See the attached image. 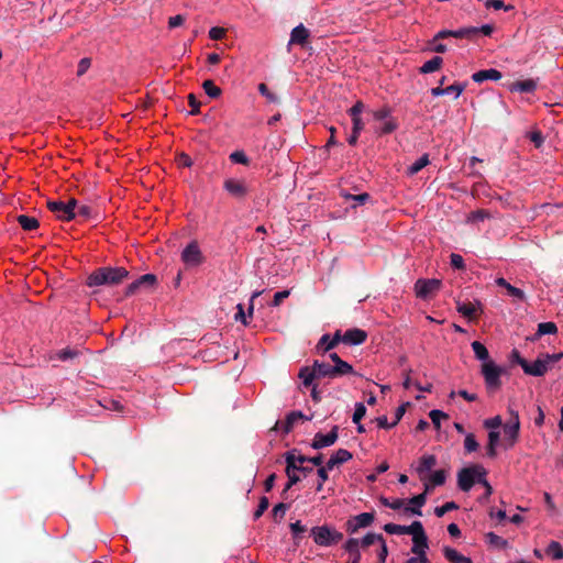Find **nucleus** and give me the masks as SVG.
<instances>
[{
    "instance_id": "obj_47",
    "label": "nucleus",
    "mask_w": 563,
    "mask_h": 563,
    "mask_svg": "<svg viewBox=\"0 0 563 563\" xmlns=\"http://www.w3.org/2000/svg\"><path fill=\"white\" fill-rule=\"evenodd\" d=\"M289 528L294 539H299L300 536L307 530L306 526L302 525L300 520L291 522Z\"/></svg>"
},
{
    "instance_id": "obj_20",
    "label": "nucleus",
    "mask_w": 563,
    "mask_h": 563,
    "mask_svg": "<svg viewBox=\"0 0 563 563\" xmlns=\"http://www.w3.org/2000/svg\"><path fill=\"white\" fill-rule=\"evenodd\" d=\"M501 77V73L495 68L483 69L472 75V79L477 84L484 82L486 80L497 81Z\"/></svg>"
},
{
    "instance_id": "obj_3",
    "label": "nucleus",
    "mask_w": 563,
    "mask_h": 563,
    "mask_svg": "<svg viewBox=\"0 0 563 563\" xmlns=\"http://www.w3.org/2000/svg\"><path fill=\"white\" fill-rule=\"evenodd\" d=\"M313 542L319 547H332L343 539V534L330 526H317L310 530Z\"/></svg>"
},
{
    "instance_id": "obj_55",
    "label": "nucleus",
    "mask_w": 563,
    "mask_h": 563,
    "mask_svg": "<svg viewBox=\"0 0 563 563\" xmlns=\"http://www.w3.org/2000/svg\"><path fill=\"white\" fill-rule=\"evenodd\" d=\"M485 7L488 9V8H494L495 10H501L504 9L505 11H508L510 9H512L511 5H505V3L503 2V0H486L485 1Z\"/></svg>"
},
{
    "instance_id": "obj_34",
    "label": "nucleus",
    "mask_w": 563,
    "mask_h": 563,
    "mask_svg": "<svg viewBox=\"0 0 563 563\" xmlns=\"http://www.w3.org/2000/svg\"><path fill=\"white\" fill-rule=\"evenodd\" d=\"M300 470H306L303 466L294 465L292 461H288V465H286V474L288 479H290V485H295L300 481L298 473Z\"/></svg>"
},
{
    "instance_id": "obj_52",
    "label": "nucleus",
    "mask_w": 563,
    "mask_h": 563,
    "mask_svg": "<svg viewBox=\"0 0 563 563\" xmlns=\"http://www.w3.org/2000/svg\"><path fill=\"white\" fill-rule=\"evenodd\" d=\"M373 118L374 120L376 121H385V120H388V119H393L390 117V109L387 108V107H383L380 109H377L373 112Z\"/></svg>"
},
{
    "instance_id": "obj_62",
    "label": "nucleus",
    "mask_w": 563,
    "mask_h": 563,
    "mask_svg": "<svg viewBox=\"0 0 563 563\" xmlns=\"http://www.w3.org/2000/svg\"><path fill=\"white\" fill-rule=\"evenodd\" d=\"M225 34V30L220 26H213L209 30V36L211 40L218 41L221 40Z\"/></svg>"
},
{
    "instance_id": "obj_21",
    "label": "nucleus",
    "mask_w": 563,
    "mask_h": 563,
    "mask_svg": "<svg viewBox=\"0 0 563 563\" xmlns=\"http://www.w3.org/2000/svg\"><path fill=\"white\" fill-rule=\"evenodd\" d=\"M445 472L442 470L428 474L427 481H422L424 483V490L429 492L431 488L435 486L443 485L445 483Z\"/></svg>"
},
{
    "instance_id": "obj_23",
    "label": "nucleus",
    "mask_w": 563,
    "mask_h": 563,
    "mask_svg": "<svg viewBox=\"0 0 563 563\" xmlns=\"http://www.w3.org/2000/svg\"><path fill=\"white\" fill-rule=\"evenodd\" d=\"M500 440L499 430H488V442L486 446V454L490 459H495L497 455V446Z\"/></svg>"
},
{
    "instance_id": "obj_59",
    "label": "nucleus",
    "mask_w": 563,
    "mask_h": 563,
    "mask_svg": "<svg viewBox=\"0 0 563 563\" xmlns=\"http://www.w3.org/2000/svg\"><path fill=\"white\" fill-rule=\"evenodd\" d=\"M506 290L509 296H511L520 301H523L526 299L525 292L521 289H519L512 285H509Z\"/></svg>"
},
{
    "instance_id": "obj_48",
    "label": "nucleus",
    "mask_w": 563,
    "mask_h": 563,
    "mask_svg": "<svg viewBox=\"0 0 563 563\" xmlns=\"http://www.w3.org/2000/svg\"><path fill=\"white\" fill-rule=\"evenodd\" d=\"M457 509V505L454 501H448L442 506L435 507L434 514L437 517H443L448 511Z\"/></svg>"
},
{
    "instance_id": "obj_18",
    "label": "nucleus",
    "mask_w": 563,
    "mask_h": 563,
    "mask_svg": "<svg viewBox=\"0 0 563 563\" xmlns=\"http://www.w3.org/2000/svg\"><path fill=\"white\" fill-rule=\"evenodd\" d=\"M435 464L437 459L434 455H423L416 467V472L419 475V478L421 481H427V475L431 472Z\"/></svg>"
},
{
    "instance_id": "obj_43",
    "label": "nucleus",
    "mask_w": 563,
    "mask_h": 563,
    "mask_svg": "<svg viewBox=\"0 0 563 563\" xmlns=\"http://www.w3.org/2000/svg\"><path fill=\"white\" fill-rule=\"evenodd\" d=\"M285 461L286 465H288V461H292L294 465L301 466L305 462H308V457L301 454H297L295 451H288L285 454Z\"/></svg>"
},
{
    "instance_id": "obj_7",
    "label": "nucleus",
    "mask_w": 563,
    "mask_h": 563,
    "mask_svg": "<svg viewBox=\"0 0 563 563\" xmlns=\"http://www.w3.org/2000/svg\"><path fill=\"white\" fill-rule=\"evenodd\" d=\"M47 208L55 217L63 221H70L76 217V200L70 199L68 202L60 200H48Z\"/></svg>"
},
{
    "instance_id": "obj_61",
    "label": "nucleus",
    "mask_w": 563,
    "mask_h": 563,
    "mask_svg": "<svg viewBox=\"0 0 563 563\" xmlns=\"http://www.w3.org/2000/svg\"><path fill=\"white\" fill-rule=\"evenodd\" d=\"M268 505H269L268 499L266 497H262L260 500V504L257 506V509L254 512V518L258 519L264 514V511L268 508Z\"/></svg>"
},
{
    "instance_id": "obj_27",
    "label": "nucleus",
    "mask_w": 563,
    "mask_h": 563,
    "mask_svg": "<svg viewBox=\"0 0 563 563\" xmlns=\"http://www.w3.org/2000/svg\"><path fill=\"white\" fill-rule=\"evenodd\" d=\"M309 37V31L302 24L297 25L290 33L289 44L302 45Z\"/></svg>"
},
{
    "instance_id": "obj_28",
    "label": "nucleus",
    "mask_w": 563,
    "mask_h": 563,
    "mask_svg": "<svg viewBox=\"0 0 563 563\" xmlns=\"http://www.w3.org/2000/svg\"><path fill=\"white\" fill-rule=\"evenodd\" d=\"M312 368L317 377H336L333 372V366L329 363L314 361Z\"/></svg>"
},
{
    "instance_id": "obj_51",
    "label": "nucleus",
    "mask_w": 563,
    "mask_h": 563,
    "mask_svg": "<svg viewBox=\"0 0 563 563\" xmlns=\"http://www.w3.org/2000/svg\"><path fill=\"white\" fill-rule=\"evenodd\" d=\"M365 415H366V407L364 406V404L357 402L355 405V410H354V413L352 417V421L354 423H360Z\"/></svg>"
},
{
    "instance_id": "obj_8",
    "label": "nucleus",
    "mask_w": 563,
    "mask_h": 563,
    "mask_svg": "<svg viewBox=\"0 0 563 563\" xmlns=\"http://www.w3.org/2000/svg\"><path fill=\"white\" fill-rule=\"evenodd\" d=\"M181 261L188 267L199 266L203 262L202 253L197 242H190L181 252Z\"/></svg>"
},
{
    "instance_id": "obj_19",
    "label": "nucleus",
    "mask_w": 563,
    "mask_h": 563,
    "mask_svg": "<svg viewBox=\"0 0 563 563\" xmlns=\"http://www.w3.org/2000/svg\"><path fill=\"white\" fill-rule=\"evenodd\" d=\"M330 358L334 363V365H332V366H333L334 375L336 377L343 376V375H349V374H355L352 365L349 364L347 362L341 360L336 353H330Z\"/></svg>"
},
{
    "instance_id": "obj_14",
    "label": "nucleus",
    "mask_w": 563,
    "mask_h": 563,
    "mask_svg": "<svg viewBox=\"0 0 563 563\" xmlns=\"http://www.w3.org/2000/svg\"><path fill=\"white\" fill-rule=\"evenodd\" d=\"M367 333L361 329H350L341 336L340 341L349 345H360L365 342Z\"/></svg>"
},
{
    "instance_id": "obj_17",
    "label": "nucleus",
    "mask_w": 563,
    "mask_h": 563,
    "mask_svg": "<svg viewBox=\"0 0 563 563\" xmlns=\"http://www.w3.org/2000/svg\"><path fill=\"white\" fill-rule=\"evenodd\" d=\"M224 189L236 198L244 197L247 192V187L244 180L229 178L224 181Z\"/></svg>"
},
{
    "instance_id": "obj_41",
    "label": "nucleus",
    "mask_w": 563,
    "mask_h": 563,
    "mask_svg": "<svg viewBox=\"0 0 563 563\" xmlns=\"http://www.w3.org/2000/svg\"><path fill=\"white\" fill-rule=\"evenodd\" d=\"M316 377L313 368L303 367L299 372V378L306 387L310 386Z\"/></svg>"
},
{
    "instance_id": "obj_2",
    "label": "nucleus",
    "mask_w": 563,
    "mask_h": 563,
    "mask_svg": "<svg viewBox=\"0 0 563 563\" xmlns=\"http://www.w3.org/2000/svg\"><path fill=\"white\" fill-rule=\"evenodd\" d=\"M123 267H102L89 275L87 284L90 287L102 285H118L128 277Z\"/></svg>"
},
{
    "instance_id": "obj_42",
    "label": "nucleus",
    "mask_w": 563,
    "mask_h": 563,
    "mask_svg": "<svg viewBox=\"0 0 563 563\" xmlns=\"http://www.w3.org/2000/svg\"><path fill=\"white\" fill-rule=\"evenodd\" d=\"M202 88L210 98H218L221 95V89L210 79L203 81Z\"/></svg>"
},
{
    "instance_id": "obj_11",
    "label": "nucleus",
    "mask_w": 563,
    "mask_h": 563,
    "mask_svg": "<svg viewBox=\"0 0 563 563\" xmlns=\"http://www.w3.org/2000/svg\"><path fill=\"white\" fill-rule=\"evenodd\" d=\"M423 528L420 521H413L409 526H401L396 523H386L384 530L389 534H417Z\"/></svg>"
},
{
    "instance_id": "obj_1",
    "label": "nucleus",
    "mask_w": 563,
    "mask_h": 563,
    "mask_svg": "<svg viewBox=\"0 0 563 563\" xmlns=\"http://www.w3.org/2000/svg\"><path fill=\"white\" fill-rule=\"evenodd\" d=\"M475 483L486 487L487 494L492 493V487L486 481V471L481 465H473L462 468L457 473V486L463 492H470Z\"/></svg>"
},
{
    "instance_id": "obj_64",
    "label": "nucleus",
    "mask_w": 563,
    "mask_h": 563,
    "mask_svg": "<svg viewBox=\"0 0 563 563\" xmlns=\"http://www.w3.org/2000/svg\"><path fill=\"white\" fill-rule=\"evenodd\" d=\"M379 551L377 553L379 563H385L387 555H388V549L385 540H382L379 543Z\"/></svg>"
},
{
    "instance_id": "obj_5",
    "label": "nucleus",
    "mask_w": 563,
    "mask_h": 563,
    "mask_svg": "<svg viewBox=\"0 0 563 563\" xmlns=\"http://www.w3.org/2000/svg\"><path fill=\"white\" fill-rule=\"evenodd\" d=\"M559 358H560V355L547 354L544 357H539L531 363L527 362L523 358H520L518 361V363L526 374L539 377V376L544 375L548 372L550 363H552Z\"/></svg>"
},
{
    "instance_id": "obj_29",
    "label": "nucleus",
    "mask_w": 563,
    "mask_h": 563,
    "mask_svg": "<svg viewBox=\"0 0 563 563\" xmlns=\"http://www.w3.org/2000/svg\"><path fill=\"white\" fill-rule=\"evenodd\" d=\"M340 342V332H336L333 338L329 334H323L318 343V347L323 352L333 349Z\"/></svg>"
},
{
    "instance_id": "obj_63",
    "label": "nucleus",
    "mask_w": 563,
    "mask_h": 563,
    "mask_svg": "<svg viewBox=\"0 0 563 563\" xmlns=\"http://www.w3.org/2000/svg\"><path fill=\"white\" fill-rule=\"evenodd\" d=\"M290 295V290H282V291H277L275 295H274V298H273V301H272V306L274 307H277L280 305L282 300L288 298Z\"/></svg>"
},
{
    "instance_id": "obj_53",
    "label": "nucleus",
    "mask_w": 563,
    "mask_h": 563,
    "mask_svg": "<svg viewBox=\"0 0 563 563\" xmlns=\"http://www.w3.org/2000/svg\"><path fill=\"white\" fill-rule=\"evenodd\" d=\"M358 547H360V540L354 539V538L349 539L344 545L345 550L349 553L354 554L355 558L357 556V554H360Z\"/></svg>"
},
{
    "instance_id": "obj_15",
    "label": "nucleus",
    "mask_w": 563,
    "mask_h": 563,
    "mask_svg": "<svg viewBox=\"0 0 563 563\" xmlns=\"http://www.w3.org/2000/svg\"><path fill=\"white\" fill-rule=\"evenodd\" d=\"M412 543L411 553L418 556L427 555L429 543L423 528L412 537Z\"/></svg>"
},
{
    "instance_id": "obj_44",
    "label": "nucleus",
    "mask_w": 563,
    "mask_h": 563,
    "mask_svg": "<svg viewBox=\"0 0 563 563\" xmlns=\"http://www.w3.org/2000/svg\"><path fill=\"white\" fill-rule=\"evenodd\" d=\"M382 540H384L382 534L368 532L362 538V540H360V544L363 547H369L374 543H379Z\"/></svg>"
},
{
    "instance_id": "obj_57",
    "label": "nucleus",
    "mask_w": 563,
    "mask_h": 563,
    "mask_svg": "<svg viewBox=\"0 0 563 563\" xmlns=\"http://www.w3.org/2000/svg\"><path fill=\"white\" fill-rule=\"evenodd\" d=\"M258 91L262 96H264L268 101L271 102H277L278 101V98L276 95L272 93L267 86L265 84H260L258 85Z\"/></svg>"
},
{
    "instance_id": "obj_6",
    "label": "nucleus",
    "mask_w": 563,
    "mask_h": 563,
    "mask_svg": "<svg viewBox=\"0 0 563 563\" xmlns=\"http://www.w3.org/2000/svg\"><path fill=\"white\" fill-rule=\"evenodd\" d=\"M510 419L503 424L505 448L510 449L519 438L520 420L517 411L509 409Z\"/></svg>"
},
{
    "instance_id": "obj_49",
    "label": "nucleus",
    "mask_w": 563,
    "mask_h": 563,
    "mask_svg": "<svg viewBox=\"0 0 563 563\" xmlns=\"http://www.w3.org/2000/svg\"><path fill=\"white\" fill-rule=\"evenodd\" d=\"M484 427L487 430H498L500 427H503V420L500 416H495L493 418L486 419L484 421Z\"/></svg>"
},
{
    "instance_id": "obj_54",
    "label": "nucleus",
    "mask_w": 563,
    "mask_h": 563,
    "mask_svg": "<svg viewBox=\"0 0 563 563\" xmlns=\"http://www.w3.org/2000/svg\"><path fill=\"white\" fill-rule=\"evenodd\" d=\"M230 159L235 164L246 165L249 163V158L243 151H235L231 153Z\"/></svg>"
},
{
    "instance_id": "obj_39",
    "label": "nucleus",
    "mask_w": 563,
    "mask_h": 563,
    "mask_svg": "<svg viewBox=\"0 0 563 563\" xmlns=\"http://www.w3.org/2000/svg\"><path fill=\"white\" fill-rule=\"evenodd\" d=\"M486 541L497 548L506 549L508 548V541L506 539H503L501 537L497 536L494 532L486 533Z\"/></svg>"
},
{
    "instance_id": "obj_24",
    "label": "nucleus",
    "mask_w": 563,
    "mask_h": 563,
    "mask_svg": "<svg viewBox=\"0 0 563 563\" xmlns=\"http://www.w3.org/2000/svg\"><path fill=\"white\" fill-rule=\"evenodd\" d=\"M537 89V81L533 79H526L512 82L509 86L510 91L529 93Z\"/></svg>"
},
{
    "instance_id": "obj_33",
    "label": "nucleus",
    "mask_w": 563,
    "mask_h": 563,
    "mask_svg": "<svg viewBox=\"0 0 563 563\" xmlns=\"http://www.w3.org/2000/svg\"><path fill=\"white\" fill-rule=\"evenodd\" d=\"M558 327L554 322H541L538 324V331L532 340H536L545 334H555Z\"/></svg>"
},
{
    "instance_id": "obj_9",
    "label": "nucleus",
    "mask_w": 563,
    "mask_h": 563,
    "mask_svg": "<svg viewBox=\"0 0 563 563\" xmlns=\"http://www.w3.org/2000/svg\"><path fill=\"white\" fill-rule=\"evenodd\" d=\"M441 287V280L431 278V279H418L415 283V292L418 298L427 299L430 295L438 291Z\"/></svg>"
},
{
    "instance_id": "obj_50",
    "label": "nucleus",
    "mask_w": 563,
    "mask_h": 563,
    "mask_svg": "<svg viewBox=\"0 0 563 563\" xmlns=\"http://www.w3.org/2000/svg\"><path fill=\"white\" fill-rule=\"evenodd\" d=\"M464 448L468 453L475 452L478 449V443L474 434L468 433L464 440Z\"/></svg>"
},
{
    "instance_id": "obj_38",
    "label": "nucleus",
    "mask_w": 563,
    "mask_h": 563,
    "mask_svg": "<svg viewBox=\"0 0 563 563\" xmlns=\"http://www.w3.org/2000/svg\"><path fill=\"white\" fill-rule=\"evenodd\" d=\"M380 503L385 507H388L390 509H394V510L402 509L405 511V504H406L405 499H401V498L388 499L386 497H382Z\"/></svg>"
},
{
    "instance_id": "obj_25",
    "label": "nucleus",
    "mask_w": 563,
    "mask_h": 563,
    "mask_svg": "<svg viewBox=\"0 0 563 563\" xmlns=\"http://www.w3.org/2000/svg\"><path fill=\"white\" fill-rule=\"evenodd\" d=\"M442 552L444 558L451 563H472V560L470 558L464 556L463 554H461L451 547H443Z\"/></svg>"
},
{
    "instance_id": "obj_36",
    "label": "nucleus",
    "mask_w": 563,
    "mask_h": 563,
    "mask_svg": "<svg viewBox=\"0 0 563 563\" xmlns=\"http://www.w3.org/2000/svg\"><path fill=\"white\" fill-rule=\"evenodd\" d=\"M547 554L553 560L563 559V548L558 541H551L545 550Z\"/></svg>"
},
{
    "instance_id": "obj_31",
    "label": "nucleus",
    "mask_w": 563,
    "mask_h": 563,
    "mask_svg": "<svg viewBox=\"0 0 563 563\" xmlns=\"http://www.w3.org/2000/svg\"><path fill=\"white\" fill-rule=\"evenodd\" d=\"M472 350L474 352V355L477 360L482 361L483 363L490 362L489 360V353L488 350L484 344H482L479 341L472 342Z\"/></svg>"
},
{
    "instance_id": "obj_16",
    "label": "nucleus",
    "mask_w": 563,
    "mask_h": 563,
    "mask_svg": "<svg viewBox=\"0 0 563 563\" xmlns=\"http://www.w3.org/2000/svg\"><path fill=\"white\" fill-rule=\"evenodd\" d=\"M477 33V27L476 26H470V27H461V29H457V30H454V31H450V30H442L440 32H438L433 38V41H438L440 38H445L448 36H453V37H457V38H461V37H468L473 34H476Z\"/></svg>"
},
{
    "instance_id": "obj_30",
    "label": "nucleus",
    "mask_w": 563,
    "mask_h": 563,
    "mask_svg": "<svg viewBox=\"0 0 563 563\" xmlns=\"http://www.w3.org/2000/svg\"><path fill=\"white\" fill-rule=\"evenodd\" d=\"M16 221L21 225V228L25 231H33L38 228L40 223L38 220L34 217H30L26 214H20L16 218Z\"/></svg>"
},
{
    "instance_id": "obj_4",
    "label": "nucleus",
    "mask_w": 563,
    "mask_h": 563,
    "mask_svg": "<svg viewBox=\"0 0 563 563\" xmlns=\"http://www.w3.org/2000/svg\"><path fill=\"white\" fill-rule=\"evenodd\" d=\"M481 373L484 377L486 388L490 391H495L501 386V376L506 373V368L490 361L482 363Z\"/></svg>"
},
{
    "instance_id": "obj_60",
    "label": "nucleus",
    "mask_w": 563,
    "mask_h": 563,
    "mask_svg": "<svg viewBox=\"0 0 563 563\" xmlns=\"http://www.w3.org/2000/svg\"><path fill=\"white\" fill-rule=\"evenodd\" d=\"M452 267L463 269L465 267L464 260L460 254L452 253L450 256Z\"/></svg>"
},
{
    "instance_id": "obj_32",
    "label": "nucleus",
    "mask_w": 563,
    "mask_h": 563,
    "mask_svg": "<svg viewBox=\"0 0 563 563\" xmlns=\"http://www.w3.org/2000/svg\"><path fill=\"white\" fill-rule=\"evenodd\" d=\"M443 59L440 56H434L427 60L420 68L422 74H430L438 70L442 65Z\"/></svg>"
},
{
    "instance_id": "obj_13",
    "label": "nucleus",
    "mask_w": 563,
    "mask_h": 563,
    "mask_svg": "<svg viewBox=\"0 0 563 563\" xmlns=\"http://www.w3.org/2000/svg\"><path fill=\"white\" fill-rule=\"evenodd\" d=\"M427 493L428 492L424 490L423 493L408 499L405 504V512L421 516V508L424 506L427 501Z\"/></svg>"
},
{
    "instance_id": "obj_22",
    "label": "nucleus",
    "mask_w": 563,
    "mask_h": 563,
    "mask_svg": "<svg viewBox=\"0 0 563 563\" xmlns=\"http://www.w3.org/2000/svg\"><path fill=\"white\" fill-rule=\"evenodd\" d=\"M352 459V453L345 449H339L328 460V468L333 470L335 466L345 463Z\"/></svg>"
},
{
    "instance_id": "obj_12",
    "label": "nucleus",
    "mask_w": 563,
    "mask_h": 563,
    "mask_svg": "<svg viewBox=\"0 0 563 563\" xmlns=\"http://www.w3.org/2000/svg\"><path fill=\"white\" fill-rule=\"evenodd\" d=\"M374 521V515L372 512H362L357 516L352 517L346 522V529L350 533H355L362 528L369 527Z\"/></svg>"
},
{
    "instance_id": "obj_26",
    "label": "nucleus",
    "mask_w": 563,
    "mask_h": 563,
    "mask_svg": "<svg viewBox=\"0 0 563 563\" xmlns=\"http://www.w3.org/2000/svg\"><path fill=\"white\" fill-rule=\"evenodd\" d=\"M457 311L466 318L474 317L478 310H481V303L476 302H461L456 303Z\"/></svg>"
},
{
    "instance_id": "obj_35",
    "label": "nucleus",
    "mask_w": 563,
    "mask_h": 563,
    "mask_svg": "<svg viewBox=\"0 0 563 563\" xmlns=\"http://www.w3.org/2000/svg\"><path fill=\"white\" fill-rule=\"evenodd\" d=\"M156 280V277L153 274H145L141 276L137 280L133 282L129 285L126 292L133 294L135 289H137L142 284H153Z\"/></svg>"
},
{
    "instance_id": "obj_56",
    "label": "nucleus",
    "mask_w": 563,
    "mask_h": 563,
    "mask_svg": "<svg viewBox=\"0 0 563 563\" xmlns=\"http://www.w3.org/2000/svg\"><path fill=\"white\" fill-rule=\"evenodd\" d=\"M287 424L295 426L297 421L307 419L301 411H291L286 416Z\"/></svg>"
},
{
    "instance_id": "obj_37",
    "label": "nucleus",
    "mask_w": 563,
    "mask_h": 563,
    "mask_svg": "<svg viewBox=\"0 0 563 563\" xmlns=\"http://www.w3.org/2000/svg\"><path fill=\"white\" fill-rule=\"evenodd\" d=\"M344 198L346 201H351L352 208H356L357 206L364 205L369 199V195L366 192L360 194V195H351L345 194Z\"/></svg>"
},
{
    "instance_id": "obj_40",
    "label": "nucleus",
    "mask_w": 563,
    "mask_h": 563,
    "mask_svg": "<svg viewBox=\"0 0 563 563\" xmlns=\"http://www.w3.org/2000/svg\"><path fill=\"white\" fill-rule=\"evenodd\" d=\"M430 163L429 156L427 154L419 157L410 167L408 168L409 175H415L424 168Z\"/></svg>"
},
{
    "instance_id": "obj_10",
    "label": "nucleus",
    "mask_w": 563,
    "mask_h": 563,
    "mask_svg": "<svg viewBox=\"0 0 563 563\" xmlns=\"http://www.w3.org/2000/svg\"><path fill=\"white\" fill-rule=\"evenodd\" d=\"M338 431L339 428L334 426L332 430L327 434H323L321 432L316 433L311 443V448H313L314 450H321L333 445L339 437Z\"/></svg>"
},
{
    "instance_id": "obj_45",
    "label": "nucleus",
    "mask_w": 563,
    "mask_h": 563,
    "mask_svg": "<svg viewBox=\"0 0 563 563\" xmlns=\"http://www.w3.org/2000/svg\"><path fill=\"white\" fill-rule=\"evenodd\" d=\"M397 129V123L394 119L382 121V125L377 129L378 134H389Z\"/></svg>"
},
{
    "instance_id": "obj_58",
    "label": "nucleus",
    "mask_w": 563,
    "mask_h": 563,
    "mask_svg": "<svg viewBox=\"0 0 563 563\" xmlns=\"http://www.w3.org/2000/svg\"><path fill=\"white\" fill-rule=\"evenodd\" d=\"M464 90L462 85H451L444 88L445 96L453 95L454 98H459Z\"/></svg>"
},
{
    "instance_id": "obj_46",
    "label": "nucleus",
    "mask_w": 563,
    "mask_h": 563,
    "mask_svg": "<svg viewBox=\"0 0 563 563\" xmlns=\"http://www.w3.org/2000/svg\"><path fill=\"white\" fill-rule=\"evenodd\" d=\"M429 417L437 429L441 427V421L448 418V415L441 410L433 409L429 412Z\"/></svg>"
}]
</instances>
